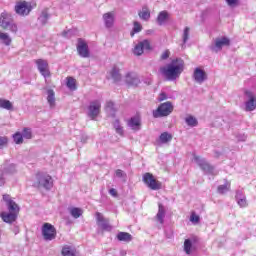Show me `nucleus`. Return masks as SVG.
<instances>
[{
	"instance_id": "obj_13",
	"label": "nucleus",
	"mask_w": 256,
	"mask_h": 256,
	"mask_svg": "<svg viewBox=\"0 0 256 256\" xmlns=\"http://www.w3.org/2000/svg\"><path fill=\"white\" fill-rule=\"evenodd\" d=\"M127 125L132 129V131H140L141 130V114H136L127 120Z\"/></svg>"
},
{
	"instance_id": "obj_35",
	"label": "nucleus",
	"mask_w": 256,
	"mask_h": 256,
	"mask_svg": "<svg viewBox=\"0 0 256 256\" xmlns=\"http://www.w3.org/2000/svg\"><path fill=\"white\" fill-rule=\"evenodd\" d=\"M193 247V243H191V240L186 239L184 241V251L186 255H191V248Z\"/></svg>"
},
{
	"instance_id": "obj_40",
	"label": "nucleus",
	"mask_w": 256,
	"mask_h": 256,
	"mask_svg": "<svg viewBox=\"0 0 256 256\" xmlns=\"http://www.w3.org/2000/svg\"><path fill=\"white\" fill-rule=\"evenodd\" d=\"M23 137H24V139H31V137H33V134L31 133V129L24 128L23 129Z\"/></svg>"
},
{
	"instance_id": "obj_15",
	"label": "nucleus",
	"mask_w": 256,
	"mask_h": 256,
	"mask_svg": "<svg viewBox=\"0 0 256 256\" xmlns=\"http://www.w3.org/2000/svg\"><path fill=\"white\" fill-rule=\"evenodd\" d=\"M231 45V40L227 37H222V38H216L215 40V47L212 48V51H221L223 47H229Z\"/></svg>"
},
{
	"instance_id": "obj_45",
	"label": "nucleus",
	"mask_w": 256,
	"mask_h": 256,
	"mask_svg": "<svg viewBox=\"0 0 256 256\" xmlns=\"http://www.w3.org/2000/svg\"><path fill=\"white\" fill-rule=\"evenodd\" d=\"M166 99H167V94L165 92H161L158 97L159 103H161L162 101H166Z\"/></svg>"
},
{
	"instance_id": "obj_3",
	"label": "nucleus",
	"mask_w": 256,
	"mask_h": 256,
	"mask_svg": "<svg viewBox=\"0 0 256 256\" xmlns=\"http://www.w3.org/2000/svg\"><path fill=\"white\" fill-rule=\"evenodd\" d=\"M14 11L16 15H19L20 17H27V15L33 11V6L31 5V2L20 0L16 2Z\"/></svg>"
},
{
	"instance_id": "obj_48",
	"label": "nucleus",
	"mask_w": 256,
	"mask_h": 256,
	"mask_svg": "<svg viewBox=\"0 0 256 256\" xmlns=\"http://www.w3.org/2000/svg\"><path fill=\"white\" fill-rule=\"evenodd\" d=\"M122 126H121V123L119 122V120H115L114 121V128L116 129V131H117V129H120Z\"/></svg>"
},
{
	"instance_id": "obj_43",
	"label": "nucleus",
	"mask_w": 256,
	"mask_h": 256,
	"mask_svg": "<svg viewBox=\"0 0 256 256\" xmlns=\"http://www.w3.org/2000/svg\"><path fill=\"white\" fill-rule=\"evenodd\" d=\"M189 31H191V29L189 27H186L184 29V33H183V41H184V43H187V41L189 40Z\"/></svg>"
},
{
	"instance_id": "obj_20",
	"label": "nucleus",
	"mask_w": 256,
	"mask_h": 256,
	"mask_svg": "<svg viewBox=\"0 0 256 256\" xmlns=\"http://www.w3.org/2000/svg\"><path fill=\"white\" fill-rule=\"evenodd\" d=\"M126 83L131 87H137L138 84L141 83V80H139V77H137L135 74L128 73L126 74Z\"/></svg>"
},
{
	"instance_id": "obj_22",
	"label": "nucleus",
	"mask_w": 256,
	"mask_h": 256,
	"mask_svg": "<svg viewBox=\"0 0 256 256\" xmlns=\"http://www.w3.org/2000/svg\"><path fill=\"white\" fill-rule=\"evenodd\" d=\"M138 16L140 19H143V21H149V19H151V11L149 10V7L143 6L142 10L138 12Z\"/></svg>"
},
{
	"instance_id": "obj_25",
	"label": "nucleus",
	"mask_w": 256,
	"mask_h": 256,
	"mask_svg": "<svg viewBox=\"0 0 256 256\" xmlns=\"http://www.w3.org/2000/svg\"><path fill=\"white\" fill-rule=\"evenodd\" d=\"M169 19V12L167 11H161L158 16H157V23L158 25H163V23H165V21H167Z\"/></svg>"
},
{
	"instance_id": "obj_52",
	"label": "nucleus",
	"mask_w": 256,
	"mask_h": 256,
	"mask_svg": "<svg viewBox=\"0 0 256 256\" xmlns=\"http://www.w3.org/2000/svg\"><path fill=\"white\" fill-rule=\"evenodd\" d=\"M116 176H118V177H124V173H123V170H121V169H117L116 170Z\"/></svg>"
},
{
	"instance_id": "obj_39",
	"label": "nucleus",
	"mask_w": 256,
	"mask_h": 256,
	"mask_svg": "<svg viewBox=\"0 0 256 256\" xmlns=\"http://www.w3.org/2000/svg\"><path fill=\"white\" fill-rule=\"evenodd\" d=\"M190 221L191 223L197 224L199 221H201V218L195 212H192L190 215Z\"/></svg>"
},
{
	"instance_id": "obj_5",
	"label": "nucleus",
	"mask_w": 256,
	"mask_h": 256,
	"mask_svg": "<svg viewBox=\"0 0 256 256\" xmlns=\"http://www.w3.org/2000/svg\"><path fill=\"white\" fill-rule=\"evenodd\" d=\"M35 185L37 187H44V189H51L53 187V178L49 174L38 172Z\"/></svg>"
},
{
	"instance_id": "obj_21",
	"label": "nucleus",
	"mask_w": 256,
	"mask_h": 256,
	"mask_svg": "<svg viewBox=\"0 0 256 256\" xmlns=\"http://www.w3.org/2000/svg\"><path fill=\"white\" fill-rule=\"evenodd\" d=\"M116 239H118V241H123L124 243H131V241H133V236L129 232H119Z\"/></svg>"
},
{
	"instance_id": "obj_42",
	"label": "nucleus",
	"mask_w": 256,
	"mask_h": 256,
	"mask_svg": "<svg viewBox=\"0 0 256 256\" xmlns=\"http://www.w3.org/2000/svg\"><path fill=\"white\" fill-rule=\"evenodd\" d=\"M8 29L12 33H17V31L19 30V28L17 27V24L13 23V20L12 22H10Z\"/></svg>"
},
{
	"instance_id": "obj_9",
	"label": "nucleus",
	"mask_w": 256,
	"mask_h": 256,
	"mask_svg": "<svg viewBox=\"0 0 256 256\" xmlns=\"http://www.w3.org/2000/svg\"><path fill=\"white\" fill-rule=\"evenodd\" d=\"M99 113H101V102L94 100L88 107V116L90 119H92V121H95V119L99 117Z\"/></svg>"
},
{
	"instance_id": "obj_26",
	"label": "nucleus",
	"mask_w": 256,
	"mask_h": 256,
	"mask_svg": "<svg viewBox=\"0 0 256 256\" xmlns=\"http://www.w3.org/2000/svg\"><path fill=\"white\" fill-rule=\"evenodd\" d=\"M0 108L7 111H13V103L11 101L0 98Z\"/></svg>"
},
{
	"instance_id": "obj_18",
	"label": "nucleus",
	"mask_w": 256,
	"mask_h": 256,
	"mask_svg": "<svg viewBox=\"0 0 256 256\" xmlns=\"http://www.w3.org/2000/svg\"><path fill=\"white\" fill-rule=\"evenodd\" d=\"M194 160L203 171H213V166H211V164L206 162L205 159L201 158L200 156H195Z\"/></svg>"
},
{
	"instance_id": "obj_19",
	"label": "nucleus",
	"mask_w": 256,
	"mask_h": 256,
	"mask_svg": "<svg viewBox=\"0 0 256 256\" xmlns=\"http://www.w3.org/2000/svg\"><path fill=\"white\" fill-rule=\"evenodd\" d=\"M103 20H104L105 26L108 29H111V27H113V25L115 23V13H113V12L105 13L103 15Z\"/></svg>"
},
{
	"instance_id": "obj_31",
	"label": "nucleus",
	"mask_w": 256,
	"mask_h": 256,
	"mask_svg": "<svg viewBox=\"0 0 256 256\" xmlns=\"http://www.w3.org/2000/svg\"><path fill=\"white\" fill-rule=\"evenodd\" d=\"M110 75L114 81H121V73H119V68L114 66L110 71Z\"/></svg>"
},
{
	"instance_id": "obj_38",
	"label": "nucleus",
	"mask_w": 256,
	"mask_h": 256,
	"mask_svg": "<svg viewBox=\"0 0 256 256\" xmlns=\"http://www.w3.org/2000/svg\"><path fill=\"white\" fill-rule=\"evenodd\" d=\"M39 19L41 23H47V19H49V12H47V10L42 11Z\"/></svg>"
},
{
	"instance_id": "obj_33",
	"label": "nucleus",
	"mask_w": 256,
	"mask_h": 256,
	"mask_svg": "<svg viewBox=\"0 0 256 256\" xmlns=\"http://www.w3.org/2000/svg\"><path fill=\"white\" fill-rule=\"evenodd\" d=\"M70 214L74 219H79V217L83 215V210L81 208L74 207L70 209Z\"/></svg>"
},
{
	"instance_id": "obj_28",
	"label": "nucleus",
	"mask_w": 256,
	"mask_h": 256,
	"mask_svg": "<svg viewBox=\"0 0 256 256\" xmlns=\"http://www.w3.org/2000/svg\"><path fill=\"white\" fill-rule=\"evenodd\" d=\"M158 221L163 224V219H165V207H163V204L158 205V213L156 215Z\"/></svg>"
},
{
	"instance_id": "obj_51",
	"label": "nucleus",
	"mask_w": 256,
	"mask_h": 256,
	"mask_svg": "<svg viewBox=\"0 0 256 256\" xmlns=\"http://www.w3.org/2000/svg\"><path fill=\"white\" fill-rule=\"evenodd\" d=\"M114 105H115V104H114L113 102L108 101V102L106 103V109H113Z\"/></svg>"
},
{
	"instance_id": "obj_27",
	"label": "nucleus",
	"mask_w": 256,
	"mask_h": 256,
	"mask_svg": "<svg viewBox=\"0 0 256 256\" xmlns=\"http://www.w3.org/2000/svg\"><path fill=\"white\" fill-rule=\"evenodd\" d=\"M0 41H2V43L4 45H6L7 47H9V45H11L12 40L11 37L9 36V34L5 33V32H1L0 31Z\"/></svg>"
},
{
	"instance_id": "obj_23",
	"label": "nucleus",
	"mask_w": 256,
	"mask_h": 256,
	"mask_svg": "<svg viewBox=\"0 0 256 256\" xmlns=\"http://www.w3.org/2000/svg\"><path fill=\"white\" fill-rule=\"evenodd\" d=\"M66 86L70 91H77V79L71 76L66 77Z\"/></svg>"
},
{
	"instance_id": "obj_34",
	"label": "nucleus",
	"mask_w": 256,
	"mask_h": 256,
	"mask_svg": "<svg viewBox=\"0 0 256 256\" xmlns=\"http://www.w3.org/2000/svg\"><path fill=\"white\" fill-rule=\"evenodd\" d=\"M161 143H169L173 139V135H171L169 132H164L159 137Z\"/></svg>"
},
{
	"instance_id": "obj_16",
	"label": "nucleus",
	"mask_w": 256,
	"mask_h": 256,
	"mask_svg": "<svg viewBox=\"0 0 256 256\" xmlns=\"http://www.w3.org/2000/svg\"><path fill=\"white\" fill-rule=\"evenodd\" d=\"M194 81L196 83H203L204 81H207V72L201 68H196L193 73Z\"/></svg>"
},
{
	"instance_id": "obj_44",
	"label": "nucleus",
	"mask_w": 256,
	"mask_h": 256,
	"mask_svg": "<svg viewBox=\"0 0 256 256\" xmlns=\"http://www.w3.org/2000/svg\"><path fill=\"white\" fill-rule=\"evenodd\" d=\"M9 143V139L5 136H0V149L1 147H5Z\"/></svg>"
},
{
	"instance_id": "obj_1",
	"label": "nucleus",
	"mask_w": 256,
	"mask_h": 256,
	"mask_svg": "<svg viewBox=\"0 0 256 256\" xmlns=\"http://www.w3.org/2000/svg\"><path fill=\"white\" fill-rule=\"evenodd\" d=\"M183 69H185V62L176 58L170 64L160 67L159 72L165 77L166 81H175L183 73Z\"/></svg>"
},
{
	"instance_id": "obj_46",
	"label": "nucleus",
	"mask_w": 256,
	"mask_h": 256,
	"mask_svg": "<svg viewBox=\"0 0 256 256\" xmlns=\"http://www.w3.org/2000/svg\"><path fill=\"white\" fill-rule=\"evenodd\" d=\"M238 205H239V207H247V199L242 198V199L238 200Z\"/></svg>"
},
{
	"instance_id": "obj_12",
	"label": "nucleus",
	"mask_w": 256,
	"mask_h": 256,
	"mask_svg": "<svg viewBox=\"0 0 256 256\" xmlns=\"http://www.w3.org/2000/svg\"><path fill=\"white\" fill-rule=\"evenodd\" d=\"M77 52L78 55L84 59H87L90 56L89 45H87V42L81 38L78 39Z\"/></svg>"
},
{
	"instance_id": "obj_24",
	"label": "nucleus",
	"mask_w": 256,
	"mask_h": 256,
	"mask_svg": "<svg viewBox=\"0 0 256 256\" xmlns=\"http://www.w3.org/2000/svg\"><path fill=\"white\" fill-rule=\"evenodd\" d=\"M228 191H231V182L226 181L224 185H219L217 187V192L220 195H225Z\"/></svg>"
},
{
	"instance_id": "obj_32",
	"label": "nucleus",
	"mask_w": 256,
	"mask_h": 256,
	"mask_svg": "<svg viewBox=\"0 0 256 256\" xmlns=\"http://www.w3.org/2000/svg\"><path fill=\"white\" fill-rule=\"evenodd\" d=\"M133 25V30L130 33L131 37H135V33H141V31H143V26H141V23L135 21Z\"/></svg>"
},
{
	"instance_id": "obj_17",
	"label": "nucleus",
	"mask_w": 256,
	"mask_h": 256,
	"mask_svg": "<svg viewBox=\"0 0 256 256\" xmlns=\"http://www.w3.org/2000/svg\"><path fill=\"white\" fill-rule=\"evenodd\" d=\"M245 95L249 97V101L246 102V111H255L256 109V98L253 93L249 90L245 91Z\"/></svg>"
},
{
	"instance_id": "obj_53",
	"label": "nucleus",
	"mask_w": 256,
	"mask_h": 256,
	"mask_svg": "<svg viewBox=\"0 0 256 256\" xmlns=\"http://www.w3.org/2000/svg\"><path fill=\"white\" fill-rule=\"evenodd\" d=\"M116 133H118V135H123V133H124L123 126H121L120 128H117Z\"/></svg>"
},
{
	"instance_id": "obj_14",
	"label": "nucleus",
	"mask_w": 256,
	"mask_h": 256,
	"mask_svg": "<svg viewBox=\"0 0 256 256\" xmlns=\"http://www.w3.org/2000/svg\"><path fill=\"white\" fill-rule=\"evenodd\" d=\"M10 23H13V17L11 14L2 12L0 14V27H2L4 30H7L9 29Z\"/></svg>"
},
{
	"instance_id": "obj_37",
	"label": "nucleus",
	"mask_w": 256,
	"mask_h": 256,
	"mask_svg": "<svg viewBox=\"0 0 256 256\" xmlns=\"http://www.w3.org/2000/svg\"><path fill=\"white\" fill-rule=\"evenodd\" d=\"M13 139L16 145H21V143H23V135H21L20 132H16L13 135Z\"/></svg>"
},
{
	"instance_id": "obj_36",
	"label": "nucleus",
	"mask_w": 256,
	"mask_h": 256,
	"mask_svg": "<svg viewBox=\"0 0 256 256\" xmlns=\"http://www.w3.org/2000/svg\"><path fill=\"white\" fill-rule=\"evenodd\" d=\"M187 125H190V127H197V118L193 116H189L186 118Z\"/></svg>"
},
{
	"instance_id": "obj_11",
	"label": "nucleus",
	"mask_w": 256,
	"mask_h": 256,
	"mask_svg": "<svg viewBox=\"0 0 256 256\" xmlns=\"http://www.w3.org/2000/svg\"><path fill=\"white\" fill-rule=\"evenodd\" d=\"M96 221H97V225H98V227H100L101 231L109 232L113 229L111 224H109V220L105 219V217H103V214H101V212H96Z\"/></svg>"
},
{
	"instance_id": "obj_10",
	"label": "nucleus",
	"mask_w": 256,
	"mask_h": 256,
	"mask_svg": "<svg viewBox=\"0 0 256 256\" xmlns=\"http://www.w3.org/2000/svg\"><path fill=\"white\" fill-rule=\"evenodd\" d=\"M35 63L38 67V71L42 76H44L45 79L51 77V71L49 70V62H47V60L37 59L35 60Z\"/></svg>"
},
{
	"instance_id": "obj_41",
	"label": "nucleus",
	"mask_w": 256,
	"mask_h": 256,
	"mask_svg": "<svg viewBox=\"0 0 256 256\" xmlns=\"http://www.w3.org/2000/svg\"><path fill=\"white\" fill-rule=\"evenodd\" d=\"M169 57H171V51L167 49L161 54L160 59L161 61H166V59H169Z\"/></svg>"
},
{
	"instance_id": "obj_7",
	"label": "nucleus",
	"mask_w": 256,
	"mask_h": 256,
	"mask_svg": "<svg viewBox=\"0 0 256 256\" xmlns=\"http://www.w3.org/2000/svg\"><path fill=\"white\" fill-rule=\"evenodd\" d=\"M42 237L45 241H53L57 238V229L51 223H44L42 226Z\"/></svg>"
},
{
	"instance_id": "obj_49",
	"label": "nucleus",
	"mask_w": 256,
	"mask_h": 256,
	"mask_svg": "<svg viewBox=\"0 0 256 256\" xmlns=\"http://www.w3.org/2000/svg\"><path fill=\"white\" fill-rule=\"evenodd\" d=\"M122 126H121V123L119 122V120H115L114 121V128L116 129V131H117V129H120Z\"/></svg>"
},
{
	"instance_id": "obj_29",
	"label": "nucleus",
	"mask_w": 256,
	"mask_h": 256,
	"mask_svg": "<svg viewBox=\"0 0 256 256\" xmlns=\"http://www.w3.org/2000/svg\"><path fill=\"white\" fill-rule=\"evenodd\" d=\"M47 102L49 103L50 107H55V91L49 89L47 91Z\"/></svg>"
},
{
	"instance_id": "obj_4",
	"label": "nucleus",
	"mask_w": 256,
	"mask_h": 256,
	"mask_svg": "<svg viewBox=\"0 0 256 256\" xmlns=\"http://www.w3.org/2000/svg\"><path fill=\"white\" fill-rule=\"evenodd\" d=\"M173 103L167 101L158 106V108L153 112V117L158 119V117H168L173 113Z\"/></svg>"
},
{
	"instance_id": "obj_47",
	"label": "nucleus",
	"mask_w": 256,
	"mask_h": 256,
	"mask_svg": "<svg viewBox=\"0 0 256 256\" xmlns=\"http://www.w3.org/2000/svg\"><path fill=\"white\" fill-rule=\"evenodd\" d=\"M226 3H227L230 7H233L234 5H237V3H239V0H226Z\"/></svg>"
},
{
	"instance_id": "obj_30",
	"label": "nucleus",
	"mask_w": 256,
	"mask_h": 256,
	"mask_svg": "<svg viewBox=\"0 0 256 256\" xmlns=\"http://www.w3.org/2000/svg\"><path fill=\"white\" fill-rule=\"evenodd\" d=\"M75 253V248H72L71 246L66 245L62 248L63 256H75Z\"/></svg>"
},
{
	"instance_id": "obj_50",
	"label": "nucleus",
	"mask_w": 256,
	"mask_h": 256,
	"mask_svg": "<svg viewBox=\"0 0 256 256\" xmlns=\"http://www.w3.org/2000/svg\"><path fill=\"white\" fill-rule=\"evenodd\" d=\"M109 193L112 195V197H117V190L115 188L110 189Z\"/></svg>"
},
{
	"instance_id": "obj_8",
	"label": "nucleus",
	"mask_w": 256,
	"mask_h": 256,
	"mask_svg": "<svg viewBox=\"0 0 256 256\" xmlns=\"http://www.w3.org/2000/svg\"><path fill=\"white\" fill-rule=\"evenodd\" d=\"M153 47H151V42L149 40H143L140 41L134 48H133V54L137 57H140V55H143L144 51H152Z\"/></svg>"
},
{
	"instance_id": "obj_2",
	"label": "nucleus",
	"mask_w": 256,
	"mask_h": 256,
	"mask_svg": "<svg viewBox=\"0 0 256 256\" xmlns=\"http://www.w3.org/2000/svg\"><path fill=\"white\" fill-rule=\"evenodd\" d=\"M2 199L3 201H5L9 212H1L0 217L2 221H4V223L12 225V223H15V221H17V217H19V205L16 204L13 199H11V195L9 194H4L2 196Z\"/></svg>"
},
{
	"instance_id": "obj_6",
	"label": "nucleus",
	"mask_w": 256,
	"mask_h": 256,
	"mask_svg": "<svg viewBox=\"0 0 256 256\" xmlns=\"http://www.w3.org/2000/svg\"><path fill=\"white\" fill-rule=\"evenodd\" d=\"M142 181L143 183H145V185H147V187L149 189H151L152 191H159V189H161L162 184L161 182H159V180L155 179V176H153L151 173L146 172L143 177H142Z\"/></svg>"
}]
</instances>
